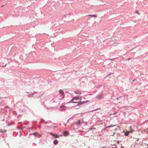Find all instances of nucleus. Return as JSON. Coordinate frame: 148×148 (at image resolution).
I'll return each instance as SVG.
<instances>
[{"instance_id": "nucleus-23", "label": "nucleus", "mask_w": 148, "mask_h": 148, "mask_svg": "<svg viewBox=\"0 0 148 148\" xmlns=\"http://www.w3.org/2000/svg\"><path fill=\"white\" fill-rule=\"evenodd\" d=\"M60 136H62V135H61Z\"/></svg>"}, {"instance_id": "nucleus-13", "label": "nucleus", "mask_w": 148, "mask_h": 148, "mask_svg": "<svg viewBox=\"0 0 148 148\" xmlns=\"http://www.w3.org/2000/svg\"><path fill=\"white\" fill-rule=\"evenodd\" d=\"M50 134H51L53 136L56 137V135L55 134H53L52 133H51Z\"/></svg>"}, {"instance_id": "nucleus-16", "label": "nucleus", "mask_w": 148, "mask_h": 148, "mask_svg": "<svg viewBox=\"0 0 148 148\" xmlns=\"http://www.w3.org/2000/svg\"><path fill=\"white\" fill-rule=\"evenodd\" d=\"M131 59V58H128L127 59V60H130Z\"/></svg>"}, {"instance_id": "nucleus-10", "label": "nucleus", "mask_w": 148, "mask_h": 148, "mask_svg": "<svg viewBox=\"0 0 148 148\" xmlns=\"http://www.w3.org/2000/svg\"><path fill=\"white\" fill-rule=\"evenodd\" d=\"M88 16H91L92 17H97V16L96 15H88Z\"/></svg>"}, {"instance_id": "nucleus-25", "label": "nucleus", "mask_w": 148, "mask_h": 148, "mask_svg": "<svg viewBox=\"0 0 148 148\" xmlns=\"http://www.w3.org/2000/svg\"><path fill=\"white\" fill-rule=\"evenodd\" d=\"M117 134L118 135H119V134Z\"/></svg>"}, {"instance_id": "nucleus-21", "label": "nucleus", "mask_w": 148, "mask_h": 148, "mask_svg": "<svg viewBox=\"0 0 148 148\" xmlns=\"http://www.w3.org/2000/svg\"><path fill=\"white\" fill-rule=\"evenodd\" d=\"M111 127V126H108V127H107V128H109V127Z\"/></svg>"}, {"instance_id": "nucleus-19", "label": "nucleus", "mask_w": 148, "mask_h": 148, "mask_svg": "<svg viewBox=\"0 0 148 148\" xmlns=\"http://www.w3.org/2000/svg\"><path fill=\"white\" fill-rule=\"evenodd\" d=\"M58 141L57 140H56V145H57L58 143Z\"/></svg>"}, {"instance_id": "nucleus-1", "label": "nucleus", "mask_w": 148, "mask_h": 148, "mask_svg": "<svg viewBox=\"0 0 148 148\" xmlns=\"http://www.w3.org/2000/svg\"><path fill=\"white\" fill-rule=\"evenodd\" d=\"M59 93L60 94V97H59L60 94L57 95L56 97L59 99H62L64 97V92L62 90H59Z\"/></svg>"}, {"instance_id": "nucleus-7", "label": "nucleus", "mask_w": 148, "mask_h": 148, "mask_svg": "<svg viewBox=\"0 0 148 148\" xmlns=\"http://www.w3.org/2000/svg\"><path fill=\"white\" fill-rule=\"evenodd\" d=\"M63 134L64 136H67L69 135V133L67 131H64L63 132Z\"/></svg>"}, {"instance_id": "nucleus-5", "label": "nucleus", "mask_w": 148, "mask_h": 148, "mask_svg": "<svg viewBox=\"0 0 148 148\" xmlns=\"http://www.w3.org/2000/svg\"><path fill=\"white\" fill-rule=\"evenodd\" d=\"M73 99H74L75 100H82V97L79 95H78L76 96H75V97H73Z\"/></svg>"}, {"instance_id": "nucleus-4", "label": "nucleus", "mask_w": 148, "mask_h": 148, "mask_svg": "<svg viewBox=\"0 0 148 148\" xmlns=\"http://www.w3.org/2000/svg\"><path fill=\"white\" fill-rule=\"evenodd\" d=\"M89 102L88 101H80V102H79L78 104H77L76 105V106H78L79 105H81L82 104H83L84 103H87Z\"/></svg>"}, {"instance_id": "nucleus-2", "label": "nucleus", "mask_w": 148, "mask_h": 148, "mask_svg": "<svg viewBox=\"0 0 148 148\" xmlns=\"http://www.w3.org/2000/svg\"><path fill=\"white\" fill-rule=\"evenodd\" d=\"M103 92H101L96 96V98L98 99H100L103 97Z\"/></svg>"}, {"instance_id": "nucleus-15", "label": "nucleus", "mask_w": 148, "mask_h": 148, "mask_svg": "<svg viewBox=\"0 0 148 148\" xmlns=\"http://www.w3.org/2000/svg\"><path fill=\"white\" fill-rule=\"evenodd\" d=\"M56 138H58L59 137V136L58 135L56 134Z\"/></svg>"}, {"instance_id": "nucleus-12", "label": "nucleus", "mask_w": 148, "mask_h": 148, "mask_svg": "<svg viewBox=\"0 0 148 148\" xmlns=\"http://www.w3.org/2000/svg\"><path fill=\"white\" fill-rule=\"evenodd\" d=\"M71 15V14L70 13H69V14H67L66 15H64V16L65 17H66V16H69V15Z\"/></svg>"}, {"instance_id": "nucleus-6", "label": "nucleus", "mask_w": 148, "mask_h": 148, "mask_svg": "<svg viewBox=\"0 0 148 148\" xmlns=\"http://www.w3.org/2000/svg\"><path fill=\"white\" fill-rule=\"evenodd\" d=\"M82 91L80 90H77L74 91V92L76 94H82Z\"/></svg>"}, {"instance_id": "nucleus-11", "label": "nucleus", "mask_w": 148, "mask_h": 148, "mask_svg": "<svg viewBox=\"0 0 148 148\" xmlns=\"http://www.w3.org/2000/svg\"><path fill=\"white\" fill-rule=\"evenodd\" d=\"M76 123L77 124H80L81 123V122L80 120H78L77 121Z\"/></svg>"}, {"instance_id": "nucleus-3", "label": "nucleus", "mask_w": 148, "mask_h": 148, "mask_svg": "<svg viewBox=\"0 0 148 148\" xmlns=\"http://www.w3.org/2000/svg\"><path fill=\"white\" fill-rule=\"evenodd\" d=\"M66 107L64 106H61L58 109L61 111L66 109Z\"/></svg>"}, {"instance_id": "nucleus-18", "label": "nucleus", "mask_w": 148, "mask_h": 148, "mask_svg": "<svg viewBox=\"0 0 148 148\" xmlns=\"http://www.w3.org/2000/svg\"><path fill=\"white\" fill-rule=\"evenodd\" d=\"M53 143L55 145H56V140H54L53 141Z\"/></svg>"}, {"instance_id": "nucleus-9", "label": "nucleus", "mask_w": 148, "mask_h": 148, "mask_svg": "<svg viewBox=\"0 0 148 148\" xmlns=\"http://www.w3.org/2000/svg\"><path fill=\"white\" fill-rule=\"evenodd\" d=\"M130 133V132L129 131H126L124 134V135L125 136H127Z\"/></svg>"}, {"instance_id": "nucleus-17", "label": "nucleus", "mask_w": 148, "mask_h": 148, "mask_svg": "<svg viewBox=\"0 0 148 148\" xmlns=\"http://www.w3.org/2000/svg\"><path fill=\"white\" fill-rule=\"evenodd\" d=\"M73 118V117H71L70 119H69V120H68L67 122H68L69 119H71Z\"/></svg>"}, {"instance_id": "nucleus-22", "label": "nucleus", "mask_w": 148, "mask_h": 148, "mask_svg": "<svg viewBox=\"0 0 148 148\" xmlns=\"http://www.w3.org/2000/svg\"><path fill=\"white\" fill-rule=\"evenodd\" d=\"M98 109H100V108H98V109H96V110H95V111H96V110H98Z\"/></svg>"}, {"instance_id": "nucleus-14", "label": "nucleus", "mask_w": 148, "mask_h": 148, "mask_svg": "<svg viewBox=\"0 0 148 148\" xmlns=\"http://www.w3.org/2000/svg\"><path fill=\"white\" fill-rule=\"evenodd\" d=\"M136 13L139 15L140 14L139 13L138 11H136Z\"/></svg>"}, {"instance_id": "nucleus-20", "label": "nucleus", "mask_w": 148, "mask_h": 148, "mask_svg": "<svg viewBox=\"0 0 148 148\" xmlns=\"http://www.w3.org/2000/svg\"><path fill=\"white\" fill-rule=\"evenodd\" d=\"M132 82H133L134 81H135L136 79H134L133 80H132Z\"/></svg>"}, {"instance_id": "nucleus-8", "label": "nucleus", "mask_w": 148, "mask_h": 148, "mask_svg": "<svg viewBox=\"0 0 148 148\" xmlns=\"http://www.w3.org/2000/svg\"><path fill=\"white\" fill-rule=\"evenodd\" d=\"M75 100L74 99H73V98H72V99L70 101H69V103H76L78 104L79 102L74 101Z\"/></svg>"}, {"instance_id": "nucleus-24", "label": "nucleus", "mask_w": 148, "mask_h": 148, "mask_svg": "<svg viewBox=\"0 0 148 148\" xmlns=\"http://www.w3.org/2000/svg\"><path fill=\"white\" fill-rule=\"evenodd\" d=\"M147 148H148V145H147Z\"/></svg>"}]
</instances>
